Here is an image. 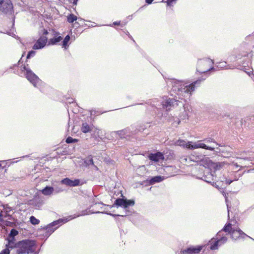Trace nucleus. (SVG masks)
I'll list each match as a JSON object with an SVG mask.
<instances>
[{"mask_svg": "<svg viewBox=\"0 0 254 254\" xmlns=\"http://www.w3.org/2000/svg\"><path fill=\"white\" fill-rule=\"evenodd\" d=\"M230 235H231V238L234 240L244 239L246 237H249L252 239V238L246 235L240 229H233ZM253 240L254 241V239H253Z\"/></svg>", "mask_w": 254, "mask_h": 254, "instance_id": "nucleus-12", "label": "nucleus"}, {"mask_svg": "<svg viewBox=\"0 0 254 254\" xmlns=\"http://www.w3.org/2000/svg\"><path fill=\"white\" fill-rule=\"evenodd\" d=\"M21 76L25 78L36 88L44 92L46 84L30 69L28 64H23L20 66Z\"/></svg>", "mask_w": 254, "mask_h": 254, "instance_id": "nucleus-2", "label": "nucleus"}, {"mask_svg": "<svg viewBox=\"0 0 254 254\" xmlns=\"http://www.w3.org/2000/svg\"><path fill=\"white\" fill-rule=\"evenodd\" d=\"M9 254V250L8 249H4L0 253V254Z\"/></svg>", "mask_w": 254, "mask_h": 254, "instance_id": "nucleus-35", "label": "nucleus"}, {"mask_svg": "<svg viewBox=\"0 0 254 254\" xmlns=\"http://www.w3.org/2000/svg\"><path fill=\"white\" fill-rule=\"evenodd\" d=\"M177 0H167L166 1H162V2H166L167 5L171 6L173 3H175Z\"/></svg>", "mask_w": 254, "mask_h": 254, "instance_id": "nucleus-32", "label": "nucleus"}, {"mask_svg": "<svg viewBox=\"0 0 254 254\" xmlns=\"http://www.w3.org/2000/svg\"><path fill=\"white\" fill-rule=\"evenodd\" d=\"M78 140L72 137L69 136L66 139L65 142L67 143H75L77 142Z\"/></svg>", "mask_w": 254, "mask_h": 254, "instance_id": "nucleus-30", "label": "nucleus"}, {"mask_svg": "<svg viewBox=\"0 0 254 254\" xmlns=\"http://www.w3.org/2000/svg\"><path fill=\"white\" fill-rule=\"evenodd\" d=\"M205 79V78L199 79L189 85H187L184 81L175 79L170 80L168 83L170 82L172 84V95L174 93L178 97L175 96L176 98H166L161 103L162 108L168 111L177 106H184L182 100H185L186 98H189L192 92L194 91L196 86L199 85Z\"/></svg>", "mask_w": 254, "mask_h": 254, "instance_id": "nucleus-1", "label": "nucleus"}, {"mask_svg": "<svg viewBox=\"0 0 254 254\" xmlns=\"http://www.w3.org/2000/svg\"><path fill=\"white\" fill-rule=\"evenodd\" d=\"M219 64H221L222 65H220L221 67H222L223 66H226V63L225 62H222V63H220Z\"/></svg>", "mask_w": 254, "mask_h": 254, "instance_id": "nucleus-41", "label": "nucleus"}, {"mask_svg": "<svg viewBox=\"0 0 254 254\" xmlns=\"http://www.w3.org/2000/svg\"><path fill=\"white\" fill-rule=\"evenodd\" d=\"M225 235L222 233V231H219L216 235L217 240L214 242L212 241L211 243L210 249L212 250H217L219 246L226 243L228 240V238Z\"/></svg>", "mask_w": 254, "mask_h": 254, "instance_id": "nucleus-6", "label": "nucleus"}, {"mask_svg": "<svg viewBox=\"0 0 254 254\" xmlns=\"http://www.w3.org/2000/svg\"><path fill=\"white\" fill-rule=\"evenodd\" d=\"M35 245L34 241L28 239L14 244L13 247L16 248V253L18 254H29L34 252Z\"/></svg>", "mask_w": 254, "mask_h": 254, "instance_id": "nucleus-3", "label": "nucleus"}, {"mask_svg": "<svg viewBox=\"0 0 254 254\" xmlns=\"http://www.w3.org/2000/svg\"><path fill=\"white\" fill-rule=\"evenodd\" d=\"M106 205L104 204L102 202L95 203L94 204V207L96 208V209L101 210L103 211H105L106 210V207H107Z\"/></svg>", "mask_w": 254, "mask_h": 254, "instance_id": "nucleus-25", "label": "nucleus"}, {"mask_svg": "<svg viewBox=\"0 0 254 254\" xmlns=\"http://www.w3.org/2000/svg\"><path fill=\"white\" fill-rule=\"evenodd\" d=\"M78 1V0H73V3L75 4H76V3H77V1Z\"/></svg>", "mask_w": 254, "mask_h": 254, "instance_id": "nucleus-46", "label": "nucleus"}, {"mask_svg": "<svg viewBox=\"0 0 254 254\" xmlns=\"http://www.w3.org/2000/svg\"><path fill=\"white\" fill-rule=\"evenodd\" d=\"M62 184L65 185L67 186L73 187L79 186H81L84 184V182L78 179H74V180H71L68 178H64L61 181Z\"/></svg>", "mask_w": 254, "mask_h": 254, "instance_id": "nucleus-9", "label": "nucleus"}, {"mask_svg": "<svg viewBox=\"0 0 254 254\" xmlns=\"http://www.w3.org/2000/svg\"><path fill=\"white\" fill-rule=\"evenodd\" d=\"M30 221L33 225H37L40 223V220L33 216H31L30 217Z\"/></svg>", "mask_w": 254, "mask_h": 254, "instance_id": "nucleus-29", "label": "nucleus"}, {"mask_svg": "<svg viewBox=\"0 0 254 254\" xmlns=\"http://www.w3.org/2000/svg\"><path fill=\"white\" fill-rule=\"evenodd\" d=\"M3 220V215L1 214V212H0V221H2Z\"/></svg>", "mask_w": 254, "mask_h": 254, "instance_id": "nucleus-43", "label": "nucleus"}, {"mask_svg": "<svg viewBox=\"0 0 254 254\" xmlns=\"http://www.w3.org/2000/svg\"><path fill=\"white\" fill-rule=\"evenodd\" d=\"M128 18H129L130 19H131L132 18V15H131V16H128Z\"/></svg>", "mask_w": 254, "mask_h": 254, "instance_id": "nucleus-47", "label": "nucleus"}, {"mask_svg": "<svg viewBox=\"0 0 254 254\" xmlns=\"http://www.w3.org/2000/svg\"><path fill=\"white\" fill-rule=\"evenodd\" d=\"M84 164L86 166H90V165L94 166L93 160L92 158L90 157H88L86 159V160L84 161Z\"/></svg>", "mask_w": 254, "mask_h": 254, "instance_id": "nucleus-27", "label": "nucleus"}, {"mask_svg": "<svg viewBox=\"0 0 254 254\" xmlns=\"http://www.w3.org/2000/svg\"><path fill=\"white\" fill-rule=\"evenodd\" d=\"M54 37L53 38H51L49 41V44L55 45L60 42L63 38L60 35L58 32H55Z\"/></svg>", "mask_w": 254, "mask_h": 254, "instance_id": "nucleus-17", "label": "nucleus"}, {"mask_svg": "<svg viewBox=\"0 0 254 254\" xmlns=\"http://www.w3.org/2000/svg\"><path fill=\"white\" fill-rule=\"evenodd\" d=\"M92 127L87 123H83L81 127V130L83 133H88L91 131Z\"/></svg>", "mask_w": 254, "mask_h": 254, "instance_id": "nucleus-22", "label": "nucleus"}, {"mask_svg": "<svg viewBox=\"0 0 254 254\" xmlns=\"http://www.w3.org/2000/svg\"><path fill=\"white\" fill-rule=\"evenodd\" d=\"M96 25H93V24H92L91 27H95Z\"/></svg>", "mask_w": 254, "mask_h": 254, "instance_id": "nucleus-49", "label": "nucleus"}, {"mask_svg": "<svg viewBox=\"0 0 254 254\" xmlns=\"http://www.w3.org/2000/svg\"><path fill=\"white\" fill-rule=\"evenodd\" d=\"M223 194L225 196V200H226V202H227V200H228V197H227L226 194L224 192H223Z\"/></svg>", "mask_w": 254, "mask_h": 254, "instance_id": "nucleus-44", "label": "nucleus"}, {"mask_svg": "<svg viewBox=\"0 0 254 254\" xmlns=\"http://www.w3.org/2000/svg\"><path fill=\"white\" fill-rule=\"evenodd\" d=\"M201 247H197V248L190 247L181 251V254H198L201 251Z\"/></svg>", "mask_w": 254, "mask_h": 254, "instance_id": "nucleus-15", "label": "nucleus"}, {"mask_svg": "<svg viewBox=\"0 0 254 254\" xmlns=\"http://www.w3.org/2000/svg\"><path fill=\"white\" fill-rule=\"evenodd\" d=\"M220 65H220V64H219V65H217V67H219V66H220L219 67H220V66H221Z\"/></svg>", "mask_w": 254, "mask_h": 254, "instance_id": "nucleus-52", "label": "nucleus"}, {"mask_svg": "<svg viewBox=\"0 0 254 254\" xmlns=\"http://www.w3.org/2000/svg\"><path fill=\"white\" fill-rule=\"evenodd\" d=\"M204 141L206 143L214 142L215 143L216 145H218V144L215 141L214 139L212 138H205L204 139Z\"/></svg>", "mask_w": 254, "mask_h": 254, "instance_id": "nucleus-34", "label": "nucleus"}, {"mask_svg": "<svg viewBox=\"0 0 254 254\" xmlns=\"http://www.w3.org/2000/svg\"><path fill=\"white\" fill-rule=\"evenodd\" d=\"M128 133L127 129H123L121 130L113 131L111 133L113 135L117 136L118 135L121 138L125 137V135Z\"/></svg>", "mask_w": 254, "mask_h": 254, "instance_id": "nucleus-20", "label": "nucleus"}, {"mask_svg": "<svg viewBox=\"0 0 254 254\" xmlns=\"http://www.w3.org/2000/svg\"><path fill=\"white\" fill-rule=\"evenodd\" d=\"M153 0H145V2L148 4H151Z\"/></svg>", "mask_w": 254, "mask_h": 254, "instance_id": "nucleus-40", "label": "nucleus"}, {"mask_svg": "<svg viewBox=\"0 0 254 254\" xmlns=\"http://www.w3.org/2000/svg\"><path fill=\"white\" fill-rule=\"evenodd\" d=\"M190 146L189 147V149H195L197 148H203L206 150L213 151L214 150V147L207 146L203 143H202V141L199 140L197 142H193L192 141L189 142Z\"/></svg>", "mask_w": 254, "mask_h": 254, "instance_id": "nucleus-10", "label": "nucleus"}, {"mask_svg": "<svg viewBox=\"0 0 254 254\" xmlns=\"http://www.w3.org/2000/svg\"><path fill=\"white\" fill-rule=\"evenodd\" d=\"M13 8L10 0H0V11L7 13L10 12Z\"/></svg>", "mask_w": 254, "mask_h": 254, "instance_id": "nucleus-11", "label": "nucleus"}, {"mask_svg": "<svg viewBox=\"0 0 254 254\" xmlns=\"http://www.w3.org/2000/svg\"><path fill=\"white\" fill-rule=\"evenodd\" d=\"M27 157V156H24L22 157V158H24V157Z\"/></svg>", "mask_w": 254, "mask_h": 254, "instance_id": "nucleus-50", "label": "nucleus"}, {"mask_svg": "<svg viewBox=\"0 0 254 254\" xmlns=\"http://www.w3.org/2000/svg\"><path fill=\"white\" fill-rule=\"evenodd\" d=\"M91 213H104L103 211H96V210L93 209L92 210H91Z\"/></svg>", "mask_w": 254, "mask_h": 254, "instance_id": "nucleus-36", "label": "nucleus"}, {"mask_svg": "<svg viewBox=\"0 0 254 254\" xmlns=\"http://www.w3.org/2000/svg\"><path fill=\"white\" fill-rule=\"evenodd\" d=\"M233 181V180H226V183L229 185Z\"/></svg>", "mask_w": 254, "mask_h": 254, "instance_id": "nucleus-42", "label": "nucleus"}, {"mask_svg": "<svg viewBox=\"0 0 254 254\" xmlns=\"http://www.w3.org/2000/svg\"><path fill=\"white\" fill-rule=\"evenodd\" d=\"M190 141L186 142L183 139H178L174 142V145L176 146H180L184 148H187L189 149L190 146Z\"/></svg>", "mask_w": 254, "mask_h": 254, "instance_id": "nucleus-19", "label": "nucleus"}, {"mask_svg": "<svg viewBox=\"0 0 254 254\" xmlns=\"http://www.w3.org/2000/svg\"><path fill=\"white\" fill-rule=\"evenodd\" d=\"M134 201L133 200H127V199L123 198H118L115 200L114 204L118 207L121 206L126 209V214L122 215L121 216H125L127 215H128L130 213V212L127 210V208L129 206H133L134 205ZM117 216H120V215H117Z\"/></svg>", "mask_w": 254, "mask_h": 254, "instance_id": "nucleus-5", "label": "nucleus"}, {"mask_svg": "<svg viewBox=\"0 0 254 254\" xmlns=\"http://www.w3.org/2000/svg\"><path fill=\"white\" fill-rule=\"evenodd\" d=\"M54 190L53 187L46 186L41 190V192L45 195H50L53 193Z\"/></svg>", "mask_w": 254, "mask_h": 254, "instance_id": "nucleus-21", "label": "nucleus"}, {"mask_svg": "<svg viewBox=\"0 0 254 254\" xmlns=\"http://www.w3.org/2000/svg\"><path fill=\"white\" fill-rule=\"evenodd\" d=\"M126 25V23H124V25ZM122 26H123V24H122Z\"/></svg>", "mask_w": 254, "mask_h": 254, "instance_id": "nucleus-51", "label": "nucleus"}, {"mask_svg": "<svg viewBox=\"0 0 254 254\" xmlns=\"http://www.w3.org/2000/svg\"><path fill=\"white\" fill-rule=\"evenodd\" d=\"M121 22L120 21H115V22H114L113 23V25H119L121 24Z\"/></svg>", "mask_w": 254, "mask_h": 254, "instance_id": "nucleus-39", "label": "nucleus"}, {"mask_svg": "<svg viewBox=\"0 0 254 254\" xmlns=\"http://www.w3.org/2000/svg\"><path fill=\"white\" fill-rule=\"evenodd\" d=\"M90 211H91V210L88 211V210H86L82 212V213L81 215H84L88 214V212Z\"/></svg>", "mask_w": 254, "mask_h": 254, "instance_id": "nucleus-38", "label": "nucleus"}, {"mask_svg": "<svg viewBox=\"0 0 254 254\" xmlns=\"http://www.w3.org/2000/svg\"><path fill=\"white\" fill-rule=\"evenodd\" d=\"M18 234V231L14 229H12L9 234L8 237V244L6 246L8 248H12L14 245V237L17 235Z\"/></svg>", "mask_w": 254, "mask_h": 254, "instance_id": "nucleus-13", "label": "nucleus"}, {"mask_svg": "<svg viewBox=\"0 0 254 254\" xmlns=\"http://www.w3.org/2000/svg\"><path fill=\"white\" fill-rule=\"evenodd\" d=\"M249 161L246 158H239L238 161L235 163L234 165L237 168L240 167H246L249 166L248 162Z\"/></svg>", "mask_w": 254, "mask_h": 254, "instance_id": "nucleus-16", "label": "nucleus"}, {"mask_svg": "<svg viewBox=\"0 0 254 254\" xmlns=\"http://www.w3.org/2000/svg\"><path fill=\"white\" fill-rule=\"evenodd\" d=\"M214 174L212 173L206 172L205 174L203 176L201 179L204 180L207 183H212V181L213 180Z\"/></svg>", "mask_w": 254, "mask_h": 254, "instance_id": "nucleus-18", "label": "nucleus"}, {"mask_svg": "<svg viewBox=\"0 0 254 254\" xmlns=\"http://www.w3.org/2000/svg\"><path fill=\"white\" fill-rule=\"evenodd\" d=\"M67 21L69 23H73L76 21L77 19V16L74 15L73 14H70L67 17Z\"/></svg>", "mask_w": 254, "mask_h": 254, "instance_id": "nucleus-26", "label": "nucleus"}, {"mask_svg": "<svg viewBox=\"0 0 254 254\" xmlns=\"http://www.w3.org/2000/svg\"><path fill=\"white\" fill-rule=\"evenodd\" d=\"M224 165V163L223 162H219L217 163L215 166V170H219L222 168Z\"/></svg>", "mask_w": 254, "mask_h": 254, "instance_id": "nucleus-31", "label": "nucleus"}, {"mask_svg": "<svg viewBox=\"0 0 254 254\" xmlns=\"http://www.w3.org/2000/svg\"><path fill=\"white\" fill-rule=\"evenodd\" d=\"M48 34L47 30H44L43 35H42L39 39L36 41L33 46V49L34 50H38L42 49L46 45L47 42V38L46 35Z\"/></svg>", "mask_w": 254, "mask_h": 254, "instance_id": "nucleus-8", "label": "nucleus"}, {"mask_svg": "<svg viewBox=\"0 0 254 254\" xmlns=\"http://www.w3.org/2000/svg\"><path fill=\"white\" fill-rule=\"evenodd\" d=\"M149 159L154 162H158L160 160L164 159V155L160 152H157L155 153H150L148 156Z\"/></svg>", "mask_w": 254, "mask_h": 254, "instance_id": "nucleus-14", "label": "nucleus"}, {"mask_svg": "<svg viewBox=\"0 0 254 254\" xmlns=\"http://www.w3.org/2000/svg\"><path fill=\"white\" fill-rule=\"evenodd\" d=\"M70 40V37L69 35H66L63 41V46L66 49V47L67 46V44Z\"/></svg>", "mask_w": 254, "mask_h": 254, "instance_id": "nucleus-28", "label": "nucleus"}, {"mask_svg": "<svg viewBox=\"0 0 254 254\" xmlns=\"http://www.w3.org/2000/svg\"><path fill=\"white\" fill-rule=\"evenodd\" d=\"M64 222L63 219H60L49 224L45 227V233L44 235L46 238H48Z\"/></svg>", "mask_w": 254, "mask_h": 254, "instance_id": "nucleus-7", "label": "nucleus"}, {"mask_svg": "<svg viewBox=\"0 0 254 254\" xmlns=\"http://www.w3.org/2000/svg\"><path fill=\"white\" fill-rule=\"evenodd\" d=\"M107 213V214H109V215H113L112 214H111V213Z\"/></svg>", "mask_w": 254, "mask_h": 254, "instance_id": "nucleus-48", "label": "nucleus"}, {"mask_svg": "<svg viewBox=\"0 0 254 254\" xmlns=\"http://www.w3.org/2000/svg\"><path fill=\"white\" fill-rule=\"evenodd\" d=\"M35 52L34 51H30L28 52L27 55V57H26V58L27 59H29L31 57H33L35 56Z\"/></svg>", "mask_w": 254, "mask_h": 254, "instance_id": "nucleus-33", "label": "nucleus"}, {"mask_svg": "<svg viewBox=\"0 0 254 254\" xmlns=\"http://www.w3.org/2000/svg\"><path fill=\"white\" fill-rule=\"evenodd\" d=\"M163 179H164L163 177L160 176H155V177L152 178L149 180V183L151 185H153V184H155V183H159V182H161V181H162L163 180Z\"/></svg>", "mask_w": 254, "mask_h": 254, "instance_id": "nucleus-23", "label": "nucleus"}, {"mask_svg": "<svg viewBox=\"0 0 254 254\" xmlns=\"http://www.w3.org/2000/svg\"><path fill=\"white\" fill-rule=\"evenodd\" d=\"M227 209H228V217L229 218V208L228 204L227 203Z\"/></svg>", "mask_w": 254, "mask_h": 254, "instance_id": "nucleus-45", "label": "nucleus"}, {"mask_svg": "<svg viewBox=\"0 0 254 254\" xmlns=\"http://www.w3.org/2000/svg\"><path fill=\"white\" fill-rule=\"evenodd\" d=\"M232 230V224L229 223L226 224L221 231H222V233L223 232H225L228 233L226 235H229L231 234Z\"/></svg>", "mask_w": 254, "mask_h": 254, "instance_id": "nucleus-24", "label": "nucleus"}, {"mask_svg": "<svg viewBox=\"0 0 254 254\" xmlns=\"http://www.w3.org/2000/svg\"><path fill=\"white\" fill-rule=\"evenodd\" d=\"M211 185H212L213 187H215L216 188H217L218 189H220V188H219L218 185H217L216 184V183L212 182V183H211Z\"/></svg>", "mask_w": 254, "mask_h": 254, "instance_id": "nucleus-37", "label": "nucleus"}, {"mask_svg": "<svg viewBox=\"0 0 254 254\" xmlns=\"http://www.w3.org/2000/svg\"><path fill=\"white\" fill-rule=\"evenodd\" d=\"M213 61L209 58L199 60L197 63V71L202 73L213 70Z\"/></svg>", "mask_w": 254, "mask_h": 254, "instance_id": "nucleus-4", "label": "nucleus"}]
</instances>
